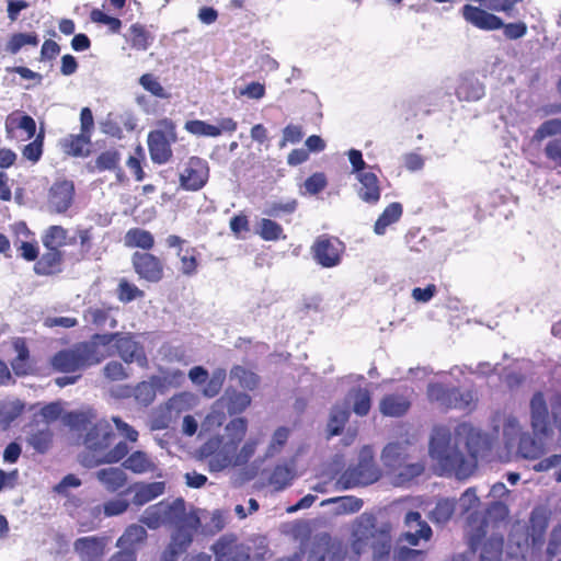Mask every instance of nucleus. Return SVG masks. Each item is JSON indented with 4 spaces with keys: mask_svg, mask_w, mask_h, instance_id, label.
<instances>
[{
    "mask_svg": "<svg viewBox=\"0 0 561 561\" xmlns=\"http://www.w3.org/2000/svg\"><path fill=\"white\" fill-rule=\"evenodd\" d=\"M492 448L486 433L469 422H461L454 432L444 424L432 428L428 455L435 461L439 474L458 479L469 478L478 467V459Z\"/></svg>",
    "mask_w": 561,
    "mask_h": 561,
    "instance_id": "f257e3e1",
    "label": "nucleus"
},
{
    "mask_svg": "<svg viewBox=\"0 0 561 561\" xmlns=\"http://www.w3.org/2000/svg\"><path fill=\"white\" fill-rule=\"evenodd\" d=\"M139 520L151 530H157L162 526L174 528L160 561H178L179 556L191 546L195 533L201 527L197 510L191 508L187 511L183 497H176L173 501L162 500L149 505Z\"/></svg>",
    "mask_w": 561,
    "mask_h": 561,
    "instance_id": "f03ea898",
    "label": "nucleus"
},
{
    "mask_svg": "<svg viewBox=\"0 0 561 561\" xmlns=\"http://www.w3.org/2000/svg\"><path fill=\"white\" fill-rule=\"evenodd\" d=\"M508 516V507L501 501L491 502L484 513L474 511L467 517L466 536L467 542L472 552L481 547L480 561H501L504 547L503 536L492 535L483 541L486 536L489 523L505 520ZM453 561H470L465 554H457Z\"/></svg>",
    "mask_w": 561,
    "mask_h": 561,
    "instance_id": "7ed1b4c3",
    "label": "nucleus"
},
{
    "mask_svg": "<svg viewBox=\"0 0 561 561\" xmlns=\"http://www.w3.org/2000/svg\"><path fill=\"white\" fill-rule=\"evenodd\" d=\"M116 434L106 421H98L91 425L84 437V451L81 455V465L85 468H95L101 465L117 463L129 451L126 442L121 440L114 445Z\"/></svg>",
    "mask_w": 561,
    "mask_h": 561,
    "instance_id": "20e7f679",
    "label": "nucleus"
},
{
    "mask_svg": "<svg viewBox=\"0 0 561 561\" xmlns=\"http://www.w3.org/2000/svg\"><path fill=\"white\" fill-rule=\"evenodd\" d=\"M376 517L371 514H362L356 518L353 530L351 548L356 556H360L370 545L373 561H389L392 550L391 526L385 524L377 527Z\"/></svg>",
    "mask_w": 561,
    "mask_h": 561,
    "instance_id": "39448f33",
    "label": "nucleus"
},
{
    "mask_svg": "<svg viewBox=\"0 0 561 561\" xmlns=\"http://www.w3.org/2000/svg\"><path fill=\"white\" fill-rule=\"evenodd\" d=\"M106 356L102 350H98L92 335L89 341L79 342L70 348L56 352L50 357L49 365L54 371L71 374L98 365Z\"/></svg>",
    "mask_w": 561,
    "mask_h": 561,
    "instance_id": "423d86ee",
    "label": "nucleus"
},
{
    "mask_svg": "<svg viewBox=\"0 0 561 561\" xmlns=\"http://www.w3.org/2000/svg\"><path fill=\"white\" fill-rule=\"evenodd\" d=\"M380 478V470L376 465L374 450L370 446H364L359 450L358 462L348 467L340 477L339 484L343 489H352L367 485Z\"/></svg>",
    "mask_w": 561,
    "mask_h": 561,
    "instance_id": "0eeeda50",
    "label": "nucleus"
},
{
    "mask_svg": "<svg viewBox=\"0 0 561 561\" xmlns=\"http://www.w3.org/2000/svg\"><path fill=\"white\" fill-rule=\"evenodd\" d=\"M93 340H95L98 350L114 343L119 357L126 364L137 363L141 367H146L148 364L142 345L135 341L129 334L125 335L119 332L104 334L95 333L93 334Z\"/></svg>",
    "mask_w": 561,
    "mask_h": 561,
    "instance_id": "6e6552de",
    "label": "nucleus"
},
{
    "mask_svg": "<svg viewBox=\"0 0 561 561\" xmlns=\"http://www.w3.org/2000/svg\"><path fill=\"white\" fill-rule=\"evenodd\" d=\"M159 129L148 134V150L150 159L156 164L169 162L173 156L172 144L176 142L178 134L174 122L164 118L159 122Z\"/></svg>",
    "mask_w": 561,
    "mask_h": 561,
    "instance_id": "1a4fd4ad",
    "label": "nucleus"
},
{
    "mask_svg": "<svg viewBox=\"0 0 561 561\" xmlns=\"http://www.w3.org/2000/svg\"><path fill=\"white\" fill-rule=\"evenodd\" d=\"M427 398L445 409H467L473 402L471 391H460L456 387H447L440 382H433L427 386Z\"/></svg>",
    "mask_w": 561,
    "mask_h": 561,
    "instance_id": "9d476101",
    "label": "nucleus"
},
{
    "mask_svg": "<svg viewBox=\"0 0 561 561\" xmlns=\"http://www.w3.org/2000/svg\"><path fill=\"white\" fill-rule=\"evenodd\" d=\"M209 164L205 159L197 156L190 157L179 173L180 188L187 192L202 190L209 180Z\"/></svg>",
    "mask_w": 561,
    "mask_h": 561,
    "instance_id": "9b49d317",
    "label": "nucleus"
},
{
    "mask_svg": "<svg viewBox=\"0 0 561 561\" xmlns=\"http://www.w3.org/2000/svg\"><path fill=\"white\" fill-rule=\"evenodd\" d=\"M344 243L339 238L329 234L319 236L311 245L313 260L325 268L337 266L344 252Z\"/></svg>",
    "mask_w": 561,
    "mask_h": 561,
    "instance_id": "f8f14e48",
    "label": "nucleus"
},
{
    "mask_svg": "<svg viewBox=\"0 0 561 561\" xmlns=\"http://www.w3.org/2000/svg\"><path fill=\"white\" fill-rule=\"evenodd\" d=\"M134 272L139 279L148 283L158 284L164 278V261L151 252L136 251L130 257Z\"/></svg>",
    "mask_w": 561,
    "mask_h": 561,
    "instance_id": "ddd939ff",
    "label": "nucleus"
},
{
    "mask_svg": "<svg viewBox=\"0 0 561 561\" xmlns=\"http://www.w3.org/2000/svg\"><path fill=\"white\" fill-rule=\"evenodd\" d=\"M215 561H251V546L238 540L234 534L219 537L211 546Z\"/></svg>",
    "mask_w": 561,
    "mask_h": 561,
    "instance_id": "4468645a",
    "label": "nucleus"
},
{
    "mask_svg": "<svg viewBox=\"0 0 561 561\" xmlns=\"http://www.w3.org/2000/svg\"><path fill=\"white\" fill-rule=\"evenodd\" d=\"M402 447L399 443H390L382 450V460L386 467L398 471V478L402 482L411 481L421 476L425 470L423 462L405 463L400 461Z\"/></svg>",
    "mask_w": 561,
    "mask_h": 561,
    "instance_id": "2eb2a0df",
    "label": "nucleus"
},
{
    "mask_svg": "<svg viewBox=\"0 0 561 561\" xmlns=\"http://www.w3.org/2000/svg\"><path fill=\"white\" fill-rule=\"evenodd\" d=\"M76 186L72 180L57 179L47 192V207L51 213L65 214L73 205Z\"/></svg>",
    "mask_w": 561,
    "mask_h": 561,
    "instance_id": "dca6fc26",
    "label": "nucleus"
},
{
    "mask_svg": "<svg viewBox=\"0 0 561 561\" xmlns=\"http://www.w3.org/2000/svg\"><path fill=\"white\" fill-rule=\"evenodd\" d=\"M259 444V438H249L239 451L238 447H222L214 458L221 468L244 466L254 456Z\"/></svg>",
    "mask_w": 561,
    "mask_h": 561,
    "instance_id": "f3484780",
    "label": "nucleus"
},
{
    "mask_svg": "<svg viewBox=\"0 0 561 561\" xmlns=\"http://www.w3.org/2000/svg\"><path fill=\"white\" fill-rule=\"evenodd\" d=\"M461 12L463 19L479 30L495 31L503 26V20L486 9L465 4Z\"/></svg>",
    "mask_w": 561,
    "mask_h": 561,
    "instance_id": "a211bd4d",
    "label": "nucleus"
},
{
    "mask_svg": "<svg viewBox=\"0 0 561 561\" xmlns=\"http://www.w3.org/2000/svg\"><path fill=\"white\" fill-rule=\"evenodd\" d=\"M238 124L231 117L220 118L218 125H211L205 121L193 119L185 123V129L196 136L218 137L222 131L233 133Z\"/></svg>",
    "mask_w": 561,
    "mask_h": 561,
    "instance_id": "6ab92c4d",
    "label": "nucleus"
},
{
    "mask_svg": "<svg viewBox=\"0 0 561 561\" xmlns=\"http://www.w3.org/2000/svg\"><path fill=\"white\" fill-rule=\"evenodd\" d=\"M404 524L412 529L415 526V530H409L401 535L400 540L408 542L410 546H417L420 540L425 541L432 538L433 531L430 525L422 519L419 512L410 511L404 517Z\"/></svg>",
    "mask_w": 561,
    "mask_h": 561,
    "instance_id": "aec40b11",
    "label": "nucleus"
},
{
    "mask_svg": "<svg viewBox=\"0 0 561 561\" xmlns=\"http://www.w3.org/2000/svg\"><path fill=\"white\" fill-rule=\"evenodd\" d=\"M105 546V539L96 536L81 537L73 543L76 552L83 561H102Z\"/></svg>",
    "mask_w": 561,
    "mask_h": 561,
    "instance_id": "412c9836",
    "label": "nucleus"
},
{
    "mask_svg": "<svg viewBox=\"0 0 561 561\" xmlns=\"http://www.w3.org/2000/svg\"><path fill=\"white\" fill-rule=\"evenodd\" d=\"M531 427L536 434H547L549 428V410L541 391L536 392L530 400Z\"/></svg>",
    "mask_w": 561,
    "mask_h": 561,
    "instance_id": "4be33fe9",
    "label": "nucleus"
},
{
    "mask_svg": "<svg viewBox=\"0 0 561 561\" xmlns=\"http://www.w3.org/2000/svg\"><path fill=\"white\" fill-rule=\"evenodd\" d=\"M64 252L60 249H46L34 264V273L38 276H50L61 272Z\"/></svg>",
    "mask_w": 561,
    "mask_h": 561,
    "instance_id": "5701e85b",
    "label": "nucleus"
},
{
    "mask_svg": "<svg viewBox=\"0 0 561 561\" xmlns=\"http://www.w3.org/2000/svg\"><path fill=\"white\" fill-rule=\"evenodd\" d=\"M4 128L8 139H14V131L16 129H22L25 131V139H32L36 135V123L35 119L27 115L23 114L20 111H14L10 113L4 122Z\"/></svg>",
    "mask_w": 561,
    "mask_h": 561,
    "instance_id": "b1692460",
    "label": "nucleus"
},
{
    "mask_svg": "<svg viewBox=\"0 0 561 561\" xmlns=\"http://www.w3.org/2000/svg\"><path fill=\"white\" fill-rule=\"evenodd\" d=\"M122 154L118 149L110 148L106 149L95 158L93 170L99 172L111 171L116 175L118 182L125 180V173L121 167Z\"/></svg>",
    "mask_w": 561,
    "mask_h": 561,
    "instance_id": "393cba45",
    "label": "nucleus"
},
{
    "mask_svg": "<svg viewBox=\"0 0 561 561\" xmlns=\"http://www.w3.org/2000/svg\"><path fill=\"white\" fill-rule=\"evenodd\" d=\"M114 308L108 305L89 307L83 311V319L87 323L93 325L96 329L108 327L115 329L117 327V320L113 317Z\"/></svg>",
    "mask_w": 561,
    "mask_h": 561,
    "instance_id": "a878e982",
    "label": "nucleus"
},
{
    "mask_svg": "<svg viewBox=\"0 0 561 561\" xmlns=\"http://www.w3.org/2000/svg\"><path fill=\"white\" fill-rule=\"evenodd\" d=\"M356 179L360 184L357 190L359 198L365 203L376 204L381 195L378 176L371 171H366L356 175Z\"/></svg>",
    "mask_w": 561,
    "mask_h": 561,
    "instance_id": "bb28decb",
    "label": "nucleus"
},
{
    "mask_svg": "<svg viewBox=\"0 0 561 561\" xmlns=\"http://www.w3.org/2000/svg\"><path fill=\"white\" fill-rule=\"evenodd\" d=\"M134 488V496L133 504L140 507L145 504L153 501L154 499L161 496L165 492V482L163 481H154V482H139L133 485Z\"/></svg>",
    "mask_w": 561,
    "mask_h": 561,
    "instance_id": "cd10ccee",
    "label": "nucleus"
},
{
    "mask_svg": "<svg viewBox=\"0 0 561 561\" xmlns=\"http://www.w3.org/2000/svg\"><path fill=\"white\" fill-rule=\"evenodd\" d=\"M411 408V401L403 394L388 393L379 402L380 413L385 416L401 417Z\"/></svg>",
    "mask_w": 561,
    "mask_h": 561,
    "instance_id": "c85d7f7f",
    "label": "nucleus"
},
{
    "mask_svg": "<svg viewBox=\"0 0 561 561\" xmlns=\"http://www.w3.org/2000/svg\"><path fill=\"white\" fill-rule=\"evenodd\" d=\"M13 347L16 352V356L11 360V367L14 374L19 377L32 374L33 366L25 339L16 337L13 341Z\"/></svg>",
    "mask_w": 561,
    "mask_h": 561,
    "instance_id": "c756f323",
    "label": "nucleus"
},
{
    "mask_svg": "<svg viewBox=\"0 0 561 561\" xmlns=\"http://www.w3.org/2000/svg\"><path fill=\"white\" fill-rule=\"evenodd\" d=\"M123 467L135 474L154 473L158 470L151 457L142 450H135L126 456Z\"/></svg>",
    "mask_w": 561,
    "mask_h": 561,
    "instance_id": "7c9ffc66",
    "label": "nucleus"
},
{
    "mask_svg": "<svg viewBox=\"0 0 561 561\" xmlns=\"http://www.w3.org/2000/svg\"><path fill=\"white\" fill-rule=\"evenodd\" d=\"M96 479L111 493H115L127 483V474L118 467L103 468L96 471Z\"/></svg>",
    "mask_w": 561,
    "mask_h": 561,
    "instance_id": "2f4dec72",
    "label": "nucleus"
},
{
    "mask_svg": "<svg viewBox=\"0 0 561 561\" xmlns=\"http://www.w3.org/2000/svg\"><path fill=\"white\" fill-rule=\"evenodd\" d=\"M62 151L71 157H87L90 153L91 135L80 133L78 135L70 134L61 139Z\"/></svg>",
    "mask_w": 561,
    "mask_h": 561,
    "instance_id": "473e14b6",
    "label": "nucleus"
},
{
    "mask_svg": "<svg viewBox=\"0 0 561 561\" xmlns=\"http://www.w3.org/2000/svg\"><path fill=\"white\" fill-rule=\"evenodd\" d=\"M457 500L450 497H440L435 506L428 513V518L435 525H446L454 516L457 508Z\"/></svg>",
    "mask_w": 561,
    "mask_h": 561,
    "instance_id": "72a5a7b5",
    "label": "nucleus"
},
{
    "mask_svg": "<svg viewBox=\"0 0 561 561\" xmlns=\"http://www.w3.org/2000/svg\"><path fill=\"white\" fill-rule=\"evenodd\" d=\"M124 244L127 248H139L142 252H149L154 247L153 234L142 228H130L124 237Z\"/></svg>",
    "mask_w": 561,
    "mask_h": 561,
    "instance_id": "f704fd0d",
    "label": "nucleus"
},
{
    "mask_svg": "<svg viewBox=\"0 0 561 561\" xmlns=\"http://www.w3.org/2000/svg\"><path fill=\"white\" fill-rule=\"evenodd\" d=\"M403 208L400 203L393 202L389 204L375 222V233L379 236L383 234L390 225L397 222L401 218Z\"/></svg>",
    "mask_w": 561,
    "mask_h": 561,
    "instance_id": "c9c22d12",
    "label": "nucleus"
},
{
    "mask_svg": "<svg viewBox=\"0 0 561 561\" xmlns=\"http://www.w3.org/2000/svg\"><path fill=\"white\" fill-rule=\"evenodd\" d=\"M297 208L298 201L296 198H290L286 202L277 201L268 203L263 210V214L271 218L285 219L286 222H290V219H287V217L294 215Z\"/></svg>",
    "mask_w": 561,
    "mask_h": 561,
    "instance_id": "e433bc0d",
    "label": "nucleus"
},
{
    "mask_svg": "<svg viewBox=\"0 0 561 561\" xmlns=\"http://www.w3.org/2000/svg\"><path fill=\"white\" fill-rule=\"evenodd\" d=\"M256 234L264 241H278L286 239L283 227L271 217L262 218L257 222Z\"/></svg>",
    "mask_w": 561,
    "mask_h": 561,
    "instance_id": "4c0bfd02",
    "label": "nucleus"
},
{
    "mask_svg": "<svg viewBox=\"0 0 561 561\" xmlns=\"http://www.w3.org/2000/svg\"><path fill=\"white\" fill-rule=\"evenodd\" d=\"M147 537V530L142 525L131 524L127 526L123 535L117 539L116 546L135 549V546L145 542Z\"/></svg>",
    "mask_w": 561,
    "mask_h": 561,
    "instance_id": "58836bf2",
    "label": "nucleus"
},
{
    "mask_svg": "<svg viewBox=\"0 0 561 561\" xmlns=\"http://www.w3.org/2000/svg\"><path fill=\"white\" fill-rule=\"evenodd\" d=\"M68 230L59 225L49 226L42 236L45 249H60L67 244Z\"/></svg>",
    "mask_w": 561,
    "mask_h": 561,
    "instance_id": "ea45409f",
    "label": "nucleus"
},
{
    "mask_svg": "<svg viewBox=\"0 0 561 561\" xmlns=\"http://www.w3.org/2000/svg\"><path fill=\"white\" fill-rule=\"evenodd\" d=\"M248 431V421L244 417H236L232 419L226 425V432L228 435V443L224 445V447H238L239 444L243 440Z\"/></svg>",
    "mask_w": 561,
    "mask_h": 561,
    "instance_id": "a19ab883",
    "label": "nucleus"
},
{
    "mask_svg": "<svg viewBox=\"0 0 561 561\" xmlns=\"http://www.w3.org/2000/svg\"><path fill=\"white\" fill-rule=\"evenodd\" d=\"M517 453L525 459H537L542 454V447L530 434L523 433L518 439Z\"/></svg>",
    "mask_w": 561,
    "mask_h": 561,
    "instance_id": "79ce46f5",
    "label": "nucleus"
},
{
    "mask_svg": "<svg viewBox=\"0 0 561 561\" xmlns=\"http://www.w3.org/2000/svg\"><path fill=\"white\" fill-rule=\"evenodd\" d=\"M227 412L230 416L242 413L251 404V397L240 391L227 392L226 397Z\"/></svg>",
    "mask_w": 561,
    "mask_h": 561,
    "instance_id": "37998d69",
    "label": "nucleus"
},
{
    "mask_svg": "<svg viewBox=\"0 0 561 561\" xmlns=\"http://www.w3.org/2000/svg\"><path fill=\"white\" fill-rule=\"evenodd\" d=\"M130 45L137 50H147L153 37L147 27L140 23L131 24L129 27Z\"/></svg>",
    "mask_w": 561,
    "mask_h": 561,
    "instance_id": "c03bdc74",
    "label": "nucleus"
},
{
    "mask_svg": "<svg viewBox=\"0 0 561 561\" xmlns=\"http://www.w3.org/2000/svg\"><path fill=\"white\" fill-rule=\"evenodd\" d=\"M39 43V38L35 32L31 33H14L9 38L5 50L10 53L11 55L18 54L22 47L30 45V46H37Z\"/></svg>",
    "mask_w": 561,
    "mask_h": 561,
    "instance_id": "a18cd8bd",
    "label": "nucleus"
},
{
    "mask_svg": "<svg viewBox=\"0 0 561 561\" xmlns=\"http://www.w3.org/2000/svg\"><path fill=\"white\" fill-rule=\"evenodd\" d=\"M117 299L123 304H129L145 297V291L127 278H121L116 288Z\"/></svg>",
    "mask_w": 561,
    "mask_h": 561,
    "instance_id": "49530a36",
    "label": "nucleus"
},
{
    "mask_svg": "<svg viewBox=\"0 0 561 561\" xmlns=\"http://www.w3.org/2000/svg\"><path fill=\"white\" fill-rule=\"evenodd\" d=\"M198 251L194 247L186 248L182 252H178L181 262L180 271L185 276H193L198 270Z\"/></svg>",
    "mask_w": 561,
    "mask_h": 561,
    "instance_id": "de8ad7c7",
    "label": "nucleus"
},
{
    "mask_svg": "<svg viewBox=\"0 0 561 561\" xmlns=\"http://www.w3.org/2000/svg\"><path fill=\"white\" fill-rule=\"evenodd\" d=\"M230 375L239 381L242 388L249 390H254L260 383V377L255 373L240 365H234Z\"/></svg>",
    "mask_w": 561,
    "mask_h": 561,
    "instance_id": "09e8293b",
    "label": "nucleus"
},
{
    "mask_svg": "<svg viewBox=\"0 0 561 561\" xmlns=\"http://www.w3.org/2000/svg\"><path fill=\"white\" fill-rule=\"evenodd\" d=\"M294 479L293 470L286 465H277L273 469L270 476V484L275 488V490H284L287 488L291 480Z\"/></svg>",
    "mask_w": 561,
    "mask_h": 561,
    "instance_id": "8fccbe9b",
    "label": "nucleus"
},
{
    "mask_svg": "<svg viewBox=\"0 0 561 561\" xmlns=\"http://www.w3.org/2000/svg\"><path fill=\"white\" fill-rule=\"evenodd\" d=\"M53 432L49 428L38 430L31 434L28 444L39 454L49 450L53 444Z\"/></svg>",
    "mask_w": 561,
    "mask_h": 561,
    "instance_id": "3c124183",
    "label": "nucleus"
},
{
    "mask_svg": "<svg viewBox=\"0 0 561 561\" xmlns=\"http://www.w3.org/2000/svg\"><path fill=\"white\" fill-rule=\"evenodd\" d=\"M353 411L359 416H365L369 413L371 407L370 392L367 389L357 388L353 391Z\"/></svg>",
    "mask_w": 561,
    "mask_h": 561,
    "instance_id": "603ef678",
    "label": "nucleus"
},
{
    "mask_svg": "<svg viewBox=\"0 0 561 561\" xmlns=\"http://www.w3.org/2000/svg\"><path fill=\"white\" fill-rule=\"evenodd\" d=\"M139 84L150 94L159 99H169L170 94L152 73H145L139 78Z\"/></svg>",
    "mask_w": 561,
    "mask_h": 561,
    "instance_id": "864d4df0",
    "label": "nucleus"
},
{
    "mask_svg": "<svg viewBox=\"0 0 561 561\" xmlns=\"http://www.w3.org/2000/svg\"><path fill=\"white\" fill-rule=\"evenodd\" d=\"M135 400L144 405H150L156 399L154 386L149 381H141L134 388Z\"/></svg>",
    "mask_w": 561,
    "mask_h": 561,
    "instance_id": "5fc2aeb1",
    "label": "nucleus"
},
{
    "mask_svg": "<svg viewBox=\"0 0 561 561\" xmlns=\"http://www.w3.org/2000/svg\"><path fill=\"white\" fill-rule=\"evenodd\" d=\"M34 140L24 146L22 150L23 157L32 162H37L43 154V145H44V130H41L38 134L34 136Z\"/></svg>",
    "mask_w": 561,
    "mask_h": 561,
    "instance_id": "6e6d98bb",
    "label": "nucleus"
},
{
    "mask_svg": "<svg viewBox=\"0 0 561 561\" xmlns=\"http://www.w3.org/2000/svg\"><path fill=\"white\" fill-rule=\"evenodd\" d=\"M561 135V119L552 118L543 122L535 131L534 140L541 141L547 137Z\"/></svg>",
    "mask_w": 561,
    "mask_h": 561,
    "instance_id": "4d7b16f0",
    "label": "nucleus"
},
{
    "mask_svg": "<svg viewBox=\"0 0 561 561\" xmlns=\"http://www.w3.org/2000/svg\"><path fill=\"white\" fill-rule=\"evenodd\" d=\"M328 185V179L323 172H316L306 179L304 186L306 193L316 195L322 192Z\"/></svg>",
    "mask_w": 561,
    "mask_h": 561,
    "instance_id": "13d9d810",
    "label": "nucleus"
},
{
    "mask_svg": "<svg viewBox=\"0 0 561 561\" xmlns=\"http://www.w3.org/2000/svg\"><path fill=\"white\" fill-rule=\"evenodd\" d=\"M456 94L459 100H478L483 94L482 87L474 84L472 82L465 81L457 88Z\"/></svg>",
    "mask_w": 561,
    "mask_h": 561,
    "instance_id": "bf43d9fd",
    "label": "nucleus"
},
{
    "mask_svg": "<svg viewBox=\"0 0 561 561\" xmlns=\"http://www.w3.org/2000/svg\"><path fill=\"white\" fill-rule=\"evenodd\" d=\"M460 506L463 514L469 513V515L477 511L480 505V499L477 495L476 488H468L460 496Z\"/></svg>",
    "mask_w": 561,
    "mask_h": 561,
    "instance_id": "052dcab7",
    "label": "nucleus"
},
{
    "mask_svg": "<svg viewBox=\"0 0 561 561\" xmlns=\"http://www.w3.org/2000/svg\"><path fill=\"white\" fill-rule=\"evenodd\" d=\"M129 501L125 499H112L102 506L103 514L106 517H113L125 513L129 508Z\"/></svg>",
    "mask_w": 561,
    "mask_h": 561,
    "instance_id": "680f3d73",
    "label": "nucleus"
},
{
    "mask_svg": "<svg viewBox=\"0 0 561 561\" xmlns=\"http://www.w3.org/2000/svg\"><path fill=\"white\" fill-rule=\"evenodd\" d=\"M104 376L112 381H119L128 378L124 365L117 360L108 362L103 368Z\"/></svg>",
    "mask_w": 561,
    "mask_h": 561,
    "instance_id": "e2e57ef3",
    "label": "nucleus"
},
{
    "mask_svg": "<svg viewBox=\"0 0 561 561\" xmlns=\"http://www.w3.org/2000/svg\"><path fill=\"white\" fill-rule=\"evenodd\" d=\"M530 527L534 533L542 535L548 527V516L543 508H535L529 518Z\"/></svg>",
    "mask_w": 561,
    "mask_h": 561,
    "instance_id": "0e129e2a",
    "label": "nucleus"
},
{
    "mask_svg": "<svg viewBox=\"0 0 561 561\" xmlns=\"http://www.w3.org/2000/svg\"><path fill=\"white\" fill-rule=\"evenodd\" d=\"M64 421L66 425L76 431H88V424L90 423L87 414L82 412H69L65 415Z\"/></svg>",
    "mask_w": 561,
    "mask_h": 561,
    "instance_id": "69168bd1",
    "label": "nucleus"
},
{
    "mask_svg": "<svg viewBox=\"0 0 561 561\" xmlns=\"http://www.w3.org/2000/svg\"><path fill=\"white\" fill-rule=\"evenodd\" d=\"M289 437V430L285 426L278 427L272 437L271 444L268 446V454L273 455L275 453L280 451V449L285 446Z\"/></svg>",
    "mask_w": 561,
    "mask_h": 561,
    "instance_id": "338daca9",
    "label": "nucleus"
},
{
    "mask_svg": "<svg viewBox=\"0 0 561 561\" xmlns=\"http://www.w3.org/2000/svg\"><path fill=\"white\" fill-rule=\"evenodd\" d=\"M545 154L548 160L561 168V139H552L545 147Z\"/></svg>",
    "mask_w": 561,
    "mask_h": 561,
    "instance_id": "774afa93",
    "label": "nucleus"
}]
</instances>
